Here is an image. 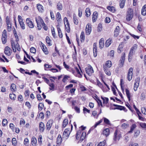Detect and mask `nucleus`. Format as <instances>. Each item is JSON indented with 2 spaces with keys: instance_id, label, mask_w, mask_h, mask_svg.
Listing matches in <instances>:
<instances>
[{
  "instance_id": "1",
  "label": "nucleus",
  "mask_w": 146,
  "mask_h": 146,
  "mask_svg": "<svg viewBox=\"0 0 146 146\" xmlns=\"http://www.w3.org/2000/svg\"><path fill=\"white\" fill-rule=\"evenodd\" d=\"M137 47V45L135 44L131 48L129 51L128 56V60L129 62L131 61L133 55L135 54V50Z\"/></svg>"
},
{
  "instance_id": "2",
  "label": "nucleus",
  "mask_w": 146,
  "mask_h": 146,
  "mask_svg": "<svg viewBox=\"0 0 146 146\" xmlns=\"http://www.w3.org/2000/svg\"><path fill=\"white\" fill-rule=\"evenodd\" d=\"M121 137V132L117 130H116L114 133L113 140L114 141H119Z\"/></svg>"
},
{
  "instance_id": "3",
  "label": "nucleus",
  "mask_w": 146,
  "mask_h": 146,
  "mask_svg": "<svg viewBox=\"0 0 146 146\" xmlns=\"http://www.w3.org/2000/svg\"><path fill=\"white\" fill-rule=\"evenodd\" d=\"M133 9L131 8H129L127 11L126 16V20L129 21L133 18Z\"/></svg>"
},
{
  "instance_id": "4",
  "label": "nucleus",
  "mask_w": 146,
  "mask_h": 146,
  "mask_svg": "<svg viewBox=\"0 0 146 146\" xmlns=\"http://www.w3.org/2000/svg\"><path fill=\"white\" fill-rule=\"evenodd\" d=\"M64 21L65 27V30L67 33H69L70 32V25L68 20L66 17L64 18Z\"/></svg>"
},
{
  "instance_id": "5",
  "label": "nucleus",
  "mask_w": 146,
  "mask_h": 146,
  "mask_svg": "<svg viewBox=\"0 0 146 146\" xmlns=\"http://www.w3.org/2000/svg\"><path fill=\"white\" fill-rule=\"evenodd\" d=\"M85 70L87 74L90 76L94 72L92 67L90 65L85 68Z\"/></svg>"
},
{
  "instance_id": "6",
  "label": "nucleus",
  "mask_w": 146,
  "mask_h": 146,
  "mask_svg": "<svg viewBox=\"0 0 146 146\" xmlns=\"http://www.w3.org/2000/svg\"><path fill=\"white\" fill-rule=\"evenodd\" d=\"M7 37L6 31L5 29L2 33V42L3 44H5L6 42Z\"/></svg>"
},
{
  "instance_id": "7",
  "label": "nucleus",
  "mask_w": 146,
  "mask_h": 146,
  "mask_svg": "<svg viewBox=\"0 0 146 146\" xmlns=\"http://www.w3.org/2000/svg\"><path fill=\"white\" fill-rule=\"evenodd\" d=\"M133 69L132 68H130L129 70L127 75V78L128 81H130L132 79L133 76Z\"/></svg>"
},
{
  "instance_id": "8",
  "label": "nucleus",
  "mask_w": 146,
  "mask_h": 146,
  "mask_svg": "<svg viewBox=\"0 0 146 146\" xmlns=\"http://www.w3.org/2000/svg\"><path fill=\"white\" fill-rule=\"evenodd\" d=\"M53 123V120L50 119L47 122L46 126V130L49 131L52 126Z\"/></svg>"
},
{
  "instance_id": "9",
  "label": "nucleus",
  "mask_w": 146,
  "mask_h": 146,
  "mask_svg": "<svg viewBox=\"0 0 146 146\" xmlns=\"http://www.w3.org/2000/svg\"><path fill=\"white\" fill-rule=\"evenodd\" d=\"M125 53L123 52L122 54V56L121 57V59L120 60V63L119 64V66L120 67H121L123 65L124 61L125 60Z\"/></svg>"
},
{
  "instance_id": "10",
  "label": "nucleus",
  "mask_w": 146,
  "mask_h": 146,
  "mask_svg": "<svg viewBox=\"0 0 146 146\" xmlns=\"http://www.w3.org/2000/svg\"><path fill=\"white\" fill-rule=\"evenodd\" d=\"M70 132L68 129H66L63 132V138H65L66 139H68L69 137Z\"/></svg>"
},
{
  "instance_id": "11",
  "label": "nucleus",
  "mask_w": 146,
  "mask_h": 146,
  "mask_svg": "<svg viewBox=\"0 0 146 146\" xmlns=\"http://www.w3.org/2000/svg\"><path fill=\"white\" fill-rule=\"evenodd\" d=\"M139 82L140 78L138 77L135 79L134 84V90L135 91L137 90V88L139 85Z\"/></svg>"
},
{
  "instance_id": "12",
  "label": "nucleus",
  "mask_w": 146,
  "mask_h": 146,
  "mask_svg": "<svg viewBox=\"0 0 146 146\" xmlns=\"http://www.w3.org/2000/svg\"><path fill=\"white\" fill-rule=\"evenodd\" d=\"M92 28L91 26L89 24H88L86 27L85 31L87 35H89L91 32Z\"/></svg>"
},
{
  "instance_id": "13",
  "label": "nucleus",
  "mask_w": 146,
  "mask_h": 146,
  "mask_svg": "<svg viewBox=\"0 0 146 146\" xmlns=\"http://www.w3.org/2000/svg\"><path fill=\"white\" fill-rule=\"evenodd\" d=\"M27 24L29 27L31 28H33L34 27V24L30 18H27L26 20Z\"/></svg>"
},
{
  "instance_id": "14",
  "label": "nucleus",
  "mask_w": 146,
  "mask_h": 146,
  "mask_svg": "<svg viewBox=\"0 0 146 146\" xmlns=\"http://www.w3.org/2000/svg\"><path fill=\"white\" fill-rule=\"evenodd\" d=\"M98 16V13L96 11L94 12L92 15V21L94 23L96 21Z\"/></svg>"
},
{
  "instance_id": "15",
  "label": "nucleus",
  "mask_w": 146,
  "mask_h": 146,
  "mask_svg": "<svg viewBox=\"0 0 146 146\" xmlns=\"http://www.w3.org/2000/svg\"><path fill=\"white\" fill-rule=\"evenodd\" d=\"M62 141V138L61 135L60 134L58 135L56 139V143L59 145L61 143Z\"/></svg>"
},
{
  "instance_id": "16",
  "label": "nucleus",
  "mask_w": 146,
  "mask_h": 146,
  "mask_svg": "<svg viewBox=\"0 0 146 146\" xmlns=\"http://www.w3.org/2000/svg\"><path fill=\"white\" fill-rule=\"evenodd\" d=\"M112 65V62L110 61H107L105 65H104L103 66V68H104V67L107 68H110L111 66Z\"/></svg>"
},
{
  "instance_id": "17",
  "label": "nucleus",
  "mask_w": 146,
  "mask_h": 146,
  "mask_svg": "<svg viewBox=\"0 0 146 146\" xmlns=\"http://www.w3.org/2000/svg\"><path fill=\"white\" fill-rule=\"evenodd\" d=\"M42 47L41 48L43 51L46 54H48V49L46 46L43 43H41Z\"/></svg>"
},
{
  "instance_id": "18",
  "label": "nucleus",
  "mask_w": 146,
  "mask_h": 146,
  "mask_svg": "<svg viewBox=\"0 0 146 146\" xmlns=\"http://www.w3.org/2000/svg\"><path fill=\"white\" fill-rule=\"evenodd\" d=\"M45 126L44 123L42 122H40L39 123V129L41 132H43Z\"/></svg>"
},
{
  "instance_id": "19",
  "label": "nucleus",
  "mask_w": 146,
  "mask_h": 146,
  "mask_svg": "<svg viewBox=\"0 0 146 146\" xmlns=\"http://www.w3.org/2000/svg\"><path fill=\"white\" fill-rule=\"evenodd\" d=\"M120 28L119 26H116L114 32V36L116 37L119 34Z\"/></svg>"
},
{
  "instance_id": "20",
  "label": "nucleus",
  "mask_w": 146,
  "mask_h": 146,
  "mask_svg": "<svg viewBox=\"0 0 146 146\" xmlns=\"http://www.w3.org/2000/svg\"><path fill=\"white\" fill-rule=\"evenodd\" d=\"M93 51L94 56V57H96L97 56V49L96 43H94V44Z\"/></svg>"
},
{
  "instance_id": "21",
  "label": "nucleus",
  "mask_w": 146,
  "mask_h": 146,
  "mask_svg": "<svg viewBox=\"0 0 146 146\" xmlns=\"http://www.w3.org/2000/svg\"><path fill=\"white\" fill-rule=\"evenodd\" d=\"M112 38H109L106 41L105 46L106 47H108L111 44L112 42Z\"/></svg>"
},
{
  "instance_id": "22",
  "label": "nucleus",
  "mask_w": 146,
  "mask_h": 146,
  "mask_svg": "<svg viewBox=\"0 0 146 146\" xmlns=\"http://www.w3.org/2000/svg\"><path fill=\"white\" fill-rule=\"evenodd\" d=\"M36 7L38 11L40 12H42L43 11V7L40 4H37Z\"/></svg>"
},
{
  "instance_id": "23",
  "label": "nucleus",
  "mask_w": 146,
  "mask_h": 146,
  "mask_svg": "<svg viewBox=\"0 0 146 146\" xmlns=\"http://www.w3.org/2000/svg\"><path fill=\"white\" fill-rule=\"evenodd\" d=\"M103 134L106 137L109 135L110 134V130L108 128H106L104 130Z\"/></svg>"
},
{
  "instance_id": "24",
  "label": "nucleus",
  "mask_w": 146,
  "mask_h": 146,
  "mask_svg": "<svg viewBox=\"0 0 146 146\" xmlns=\"http://www.w3.org/2000/svg\"><path fill=\"white\" fill-rule=\"evenodd\" d=\"M35 19L37 23H39V22H40L41 24L44 23L42 18L40 16L36 17L35 18Z\"/></svg>"
},
{
  "instance_id": "25",
  "label": "nucleus",
  "mask_w": 146,
  "mask_h": 146,
  "mask_svg": "<svg viewBox=\"0 0 146 146\" xmlns=\"http://www.w3.org/2000/svg\"><path fill=\"white\" fill-rule=\"evenodd\" d=\"M137 126L135 124H133L130 127V131H129L127 133H132L133 131L134 130V129Z\"/></svg>"
},
{
  "instance_id": "26",
  "label": "nucleus",
  "mask_w": 146,
  "mask_h": 146,
  "mask_svg": "<svg viewBox=\"0 0 146 146\" xmlns=\"http://www.w3.org/2000/svg\"><path fill=\"white\" fill-rule=\"evenodd\" d=\"M104 39L103 38H101L99 42V46L101 48H102L104 46Z\"/></svg>"
},
{
  "instance_id": "27",
  "label": "nucleus",
  "mask_w": 146,
  "mask_h": 146,
  "mask_svg": "<svg viewBox=\"0 0 146 146\" xmlns=\"http://www.w3.org/2000/svg\"><path fill=\"white\" fill-rule=\"evenodd\" d=\"M141 14L144 16L146 15V5H145L143 7L141 11Z\"/></svg>"
},
{
  "instance_id": "28",
  "label": "nucleus",
  "mask_w": 146,
  "mask_h": 146,
  "mask_svg": "<svg viewBox=\"0 0 146 146\" xmlns=\"http://www.w3.org/2000/svg\"><path fill=\"white\" fill-rule=\"evenodd\" d=\"M37 140L35 137H33L31 139V144L33 146H36Z\"/></svg>"
},
{
  "instance_id": "29",
  "label": "nucleus",
  "mask_w": 146,
  "mask_h": 146,
  "mask_svg": "<svg viewBox=\"0 0 146 146\" xmlns=\"http://www.w3.org/2000/svg\"><path fill=\"white\" fill-rule=\"evenodd\" d=\"M107 9L110 11L112 13H114L115 11V9L114 7L113 6H108L107 7Z\"/></svg>"
},
{
  "instance_id": "30",
  "label": "nucleus",
  "mask_w": 146,
  "mask_h": 146,
  "mask_svg": "<svg viewBox=\"0 0 146 146\" xmlns=\"http://www.w3.org/2000/svg\"><path fill=\"white\" fill-rule=\"evenodd\" d=\"M97 85L100 88L103 90H104V88L102 84L98 79H97Z\"/></svg>"
},
{
  "instance_id": "31",
  "label": "nucleus",
  "mask_w": 146,
  "mask_h": 146,
  "mask_svg": "<svg viewBox=\"0 0 146 146\" xmlns=\"http://www.w3.org/2000/svg\"><path fill=\"white\" fill-rule=\"evenodd\" d=\"M56 17L57 21L60 22L62 20L60 14L59 12H57L56 15Z\"/></svg>"
},
{
  "instance_id": "32",
  "label": "nucleus",
  "mask_w": 146,
  "mask_h": 146,
  "mask_svg": "<svg viewBox=\"0 0 146 146\" xmlns=\"http://www.w3.org/2000/svg\"><path fill=\"white\" fill-rule=\"evenodd\" d=\"M57 29L59 36L60 38H62V34L59 26H57Z\"/></svg>"
},
{
  "instance_id": "33",
  "label": "nucleus",
  "mask_w": 146,
  "mask_h": 146,
  "mask_svg": "<svg viewBox=\"0 0 146 146\" xmlns=\"http://www.w3.org/2000/svg\"><path fill=\"white\" fill-rule=\"evenodd\" d=\"M106 74L108 76H110L111 75V73L109 69V68H107L104 67V68H103Z\"/></svg>"
},
{
  "instance_id": "34",
  "label": "nucleus",
  "mask_w": 146,
  "mask_h": 146,
  "mask_svg": "<svg viewBox=\"0 0 146 146\" xmlns=\"http://www.w3.org/2000/svg\"><path fill=\"white\" fill-rule=\"evenodd\" d=\"M102 121V119H100V120H99V121H98V122H96L95 125L93 126L92 128H91V129H93L95 128H96L97 126L99 125L100 123H101Z\"/></svg>"
},
{
  "instance_id": "35",
  "label": "nucleus",
  "mask_w": 146,
  "mask_h": 146,
  "mask_svg": "<svg viewBox=\"0 0 146 146\" xmlns=\"http://www.w3.org/2000/svg\"><path fill=\"white\" fill-rule=\"evenodd\" d=\"M106 140H104L102 142H100L98 144H96L95 146H104L106 144Z\"/></svg>"
},
{
  "instance_id": "36",
  "label": "nucleus",
  "mask_w": 146,
  "mask_h": 146,
  "mask_svg": "<svg viewBox=\"0 0 146 146\" xmlns=\"http://www.w3.org/2000/svg\"><path fill=\"white\" fill-rule=\"evenodd\" d=\"M80 38V41L82 42H83L85 39V36L84 34V31H82L81 32Z\"/></svg>"
},
{
  "instance_id": "37",
  "label": "nucleus",
  "mask_w": 146,
  "mask_h": 146,
  "mask_svg": "<svg viewBox=\"0 0 146 146\" xmlns=\"http://www.w3.org/2000/svg\"><path fill=\"white\" fill-rule=\"evenodd\" d=\"M57 8L58 10H61L63 8V6L61 3H58L57 4Z\"/></svg>"
},
{
  "instance_id": "38",
  "label": "nucleus",
  "mask_w": 146,
  "mask_h": 146,
  "mask_svg": "<svg viewBox=\"0 0 146 146\" xmlns=\"http://www.w3.org/2000/svg\"><path fill=\"white\" fill-rule=\"evenodd\" d=\"M125 92L127 96L129 101L130 100V95L129 90L127 88L125 89Z\"/></svg>"
},
{
  "instance_id": "39",
  "label": "nucleus",
  "mask_w": 146,
  "mask_h": 146,
  "mask_svg": "<svg viewBox=\"0 0 146 146\" xmlns=\"http://www.w3.org/2000/svg\"><path fill=\"white\" fill-rule=\"evenodd\" d=\"M73 17L74 19V23L76 25H77L78 23V21L77 19L76 15L74 14H73Z\"/></svg>"
},
{
  "instance_id": "40",
  "label": "nucleus",
  "mask_w": 146,
  "mask_h": 146,
  "mask_svg": "<svg viewBox=\"0 0 146 146\" xmlns=\"http://www.w3.org/2000/svg\"><path fill=\"white\" fill-rule=\"evenodd\" d=\"M125 0H121L119 6L121 8H123L125 5Z\"/></svg>"
},
{
  "instance_id": "41",
  "label": "nucleus",
  "mask_w": 146,
  "mask_h": 146,
  "mask_svg": "<svg viewBox=\"0 0 146 146\" xmlns=\"http://www.w3.org/2000/svg\"><path fill=\"white\" fill-rule=\"evenodd\" d=\"M85 13H86V15L87 17H88L90 16L91 13L90 11V10L88 8H87L85 10Z\"/></svg>"
},
{
  "instance_id": "42",
  "label": "nucleus",
  "mask_w": 146,
  "mask_h": 146,
  "mask_svg": "<svg viewBox=\"0 0 146 146\" xmlns=\"http://www.w3.org/2000/svg\"><path fill=\"white\" fill-rule=\"evenodd\" d=\"M68 120L67 119H64L62 123V127L63 128L65 127L66 125L68 124Z\"/></svg>"
},
{
  "instance_id": "43",
  "label": "nucleus",
  "mask_w": 146,
  "mask_h": 146,
  "mask_svg": "<svg viewBox=\"0 0 146 146\" xmlns=\"http://www.w3.org/2000/svg\"><path fill=\"white\" fill-rule=\"evenodd\" d=\"M86 135V133L85 132H82L81 136L80 137V141L81 142L84 139Z\"/></svg>"
},
{
  "instance_id": "44",
  "label": "nucleus",
  "mask_w": 146,
  "mask_h": 146,
  "mask_svg": "<svg viewBox=\"0 0 146 146\" xmlns=\"http://www.w3.org/2000/svg\"><path fill=\"white\" fill-rule=\"evenodd\" d=\"M140 131L139 130H136L134 131V136L135 137H137L140 134Z\"/></svg>"
},
{
  "instance_id": "45",
  "label": "nucleus",
  "mask_w": 146,
  "mask_h": 146,
  "mask_svg": "<svg viewBox=\"0 0 146 146\" xmlns=\"http://www.w3.org/2000/svg\"><path fill=\"white\" fill-rule=\"evenodd\" d=\"M101 98L103 100L104 104H106L108 103L109 100L108 98L102 97Z\"/></svg>"
},
{
  "instance_id": "46",
  "label": "nucleus",
  "mask_w": 146,
  "mask_h": 146,
  "mask_svg": "<svg viewBox=\"0 0 146 146\" xmlns=\"http://www.w3.org/2000/svg\"><path fill=\"white\" fill-rule=\"evenodd\" d=\"M11 45L12 47V48L13 50V51L14 52H15L16 51V47H15V44L14 43L13 41L11 40Z\"/></svg>"
},
{
  "instance_id": "47",
  "label": "nucleus",
  "mask_w": 146,
  "mask_h": 146,
  "mask_svg": "<svg viewBox=\"0 0 146 146\" xmlns=\"http://www.w3.org/2000/svg\"><path fill=\"white\" fill-rule=\"evenodd\" d=\"M11 89L12 91H15L16 90V85L14 84H12L11 86Z\"/></svg>"
},
{
  "instance_id": "48",
  "label": "nucleus",
  "mask_w": 146,
  "mask_h": 146,
  "mask_svg": "<svg viewBox=\"0 0 146 146\" xmlns=\"http://www.w3.org/2000/svg\"><path fill=\"white\" fill-rule=\"evenodd\" d=\"M5 53L9 56V47L8 46H6L4 49Z\"/></svg>"
},
{
  "instance_id": "49",
  "label": "nucleus",
  "mask_w": 146,
  "mask_h": 146,
  "mask_svg": "<svg viewBox=\"0 0 146 146\" xmlns=\"http://www.w3.org/2000/svg\"><path fill=\"white\" fill-rule=\"evenodd\" d=\"M46 42L50 46L51 45H52V44L51 43V41L49 37L48 36H47L46 38Z\"/></svg>"
},
{
  "instance_id": "50",
  "label": "nucleus",
  "mask_w": 146,
  "mask_h": 146,
  "mask_svg": "<svg viewBox=\"0 0 146 146\" xmlns=\"http://www.w3.org/2000/svg\"><path fill=\"white\" fill-rule=\"evenodd\" d=\"M104 122L107 125H110V121L108 119L105 117L103 118Z\"/></svg>"
},
{
  "instance_id": "51",
  "label": "nucleus",
  "mask_w": 146,
  "mask_h": 146,
  "mask_svg": "<svg viewBox=\"0 0 146 146\" xmlns=\"http://www.w3.org/2000/svg\"><path fill=\"white\" fill-rule=\"evenodd\" d=\"M50 86L49 89L50 90L54 91V85L53 83H51L48 84Z\"/></svg>"
},
{
  "instance_id": "52",
  "label": "nucleus",
  "mask_w": 146,
  "mask_h": 146,
  "mask_svg": "<svg viewBox=\"0 0 146 146\" xmlns=\"http://www.w3.org/2000/svg\"><path fill=\"white\" fill-rule=\"evenodd\" d=\"M44 107V104L43 103H39L38 105V110H39L41 111L42 110Z\"/></svg>"
},
{
  "instance_id": "53",
  "label": "nucleus",
  "mask_w": 146,
  "mask_h": 146,
  "mask_svg": "<svg viewBox=\"0 0 146 146\" xmlns=\"http://www.w3.org/2000/svg\"><path fill=\"white\" fill-rule=\"evenodd\" d=\"M123 49V46L122 44H119L117 48V52L119 53H120Z\"/></svg>"
},
{
  "instance_id": "54",
  "label": "nucleus",
  "mask_w": 146,
  "mask_h": 146,
  "mask_svg": "<svg viewBox=\"0 0 146 146\" xmlns=\"http://www.w3.org/2000/svg\"><path fill=\"white\" fill-rule=\"evenodd\" d=\"M20 26L21 28L23 29H25V25L24 24L23 21L20 22H19Z\"/></svg>"
},
{
  "instance_id": "55",
  "label": "nucleus",
  "mask_w": 146,
  "mask_h": 146,
  "mask_svg": "<svg viewBox=\"0 0 146 146\" xmlns=\"http://www.w3.org/2000/svg\"><path fill=\"white\" fill-rule=\"evenodd\" d=\"M76 70L77 72L78 75V76L79 78H81L82 76V74L81 72L77 68H76Z\"/></svg>"
},
{
  "instance_id": "56",
  "label": "nucleus",
  "mask_w": 146,
  "mask_h": 146,
  "mask_svg": "<svg viewBox=\"0 0 146 146\" xmlns=\"http://www.w3.org/2000/svg\"><path fill=\"white\" fill-rule=\"evenodd\" d=\"M78 15L80 17H81L82 15V10L81 8H79L78 9Z\"/></svg>"
},
{
  "instance_id": "57",
  "label": "nucleus",
  "mask_w": 146,
  "mask_h": 146,
  "mask_svg": "<svg viewBox=\"0 0 146 146\" xmlns=\"http://www.w3.org/2000/svg\"><path fill=\"white\" fill-rule=\"evenodd\" d=\"M70 76L67 75H65L63 79H62V81L64 82H65L67 80L70 78Z\"/></svg>"
},
{
  "instance_id": "58",
  "label": "nucleus",
  "mask_w": 146,
  "mask_h": 146,
  "mask_svg": "<svg viewBox=\"0 0 146 146\" xmlns=\"http://www.w3.org/2000/svg\"><path fill=\"white\" fill-rule=\"evenodd\" d=\"M13 33L15 38H16V39H18V36L17 35L16 30L15 28H13Z\"/></svg>"
},
{
  "instance_id": "59",
  "label": "nucleus",
  "mask_w": 146,
  "mask_h": 146,
  "mask_svg": "<svg viewBox=\"0 0 146 146\" xmlns=\"http://www.w3.org/2000/svg\"><path fill=\"white\" fill-rule=\"evenodd\" d=\"M16 98V96L15 94H10V98L11 100H14Z\"/></svg>"
},
{
  "instance_id": "60",
  "label": "nucleus",
  "mask_w": 146,
  "mask_h": 146,
  "mask_svg": "<svg viewBox=\"0 0 146 146\" xmlns=\"http://www.w3.org/2000/svg\"><path fill=\"white\" fill-rule=\"evenodd\" d=\"M25 123V120L21 118L20 122V125H24Z\"/></svg>"
},
{
  "instance_id": "61",
  "label": "nucleus",
  "mask_w": 146,
  "mask_h": 146,
  "mask_svg": "<svg viewBox=\"0 0 146 146\" xmlns=\"http://www.w3.org/2000/svg\"><path fill=\"white\" fill-rule=\"evenodd\" d=\"M8 121L6 119H4L2 121V125L3 126H5L7 124Z\"/></svg>"
},
{
  "instance_id": "62",
  "label": "nucleus",
  "mask_w": 146,
  "mask_h": 146,
  "mask_svg": "<svg viewBox=\"0 0 146 146\" xmlns=\"http://www.w3.org/2000/svg\"><path fill=\"white\" fill-rule=\"evenodd\" d=\"M29 143V139L28 138H26L24 139V144L26 145H28Z\"/></svg>"
},
{
  "instance_id": "63",
  "label": "nucleus",
  "mask_w": 146,
  "mask_h": 146,
  "mask_svg": "<svg viewBox=\"0 0 146 146\" xmlns=\"http://www.w3.org/2000/svg\"><path fill=\"white\" fill-rule=\"evenodd\" d=\"M17 143V141L16 139L15 138H13L12 139V143L14 145H16Z\"/></svg>"
},
{
  "instance_id": "64",
  "label": "nucleus",
  "mask_w": 146,
  "mask_h": 146,
  "mask_svg": "<svg viewBox=\"0 0 146 146\" xmlns=\"http://www.w3.org/2000/svg\"><path fill=\"white\" fill-rule=\"evenodd\" d=\"M140 125L143 128L146 129V123H141Z\"/></svg>"
}]
</instances>
